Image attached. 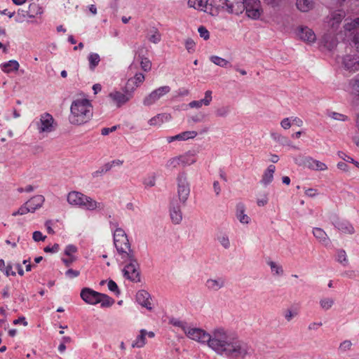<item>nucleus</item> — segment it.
<instances>
[{
  "instance_id": "nucleus-4",
  "label": "nucleus",
  "mask_w": 359,
  "mask_h": 359,
  "mask_svg": "<svg viewBox=\"0 0 359 359\" xmlns=\"http://www.w3.org/2000/svg\"><path fill=\"white\" fill-rule=\"evenodd\" d=\"M225 352L232 358L245 359L247 356L252 355L253 348L243 341L232 340Z\"/></svg>"
},
{
  "instance_id": "nucleus-35",
  "label": "nucleus",
  "mask_w": 359,
  "mask_h": 359,
  "mask_svg": "<svg viewBox=\"0 0 359 359\" xmlns=\"http://www.w3.org/2000/svg\"><path fill=\"white\" fill-rule=\"evenodd\" d=\"M297 8L302 12H307L313 7L312 0H297Z\"/></svg>"
},
{
  "instance_id": "nucleus-55",
  "label": "nucleus",
  "mask_w": 359,
  "mask_h": 359,
  "mask_svg": "<svg viewBox=\"0 0 359 359\" xmlns=\"http://www.w3.org/2000/svg\"><path fill=\"white\" fill-rule=\"evenodd\" d=\"M329 116L334 119V120H337V121H346L348 119V117L342 114H339V113H337V112H331L330 113Z\"/></svg>"
},
{
  "instance_id": "nucleus-15",
  "label": "nucleus",
  "mask_w": 359,
  "mask_h": 359,
  "mask_svg": "<svg viewBox=\"0 0 359 359\" xmlns=\"http://www.w3.org/2000/svg\"><path fill=\"white\" fill-rule=\"evenodd\" d=\"M151 295L150 294L144 290H141L137 292L136 294V300L137 302L143 307L151 311L152 309L151 304Z\"/></svg>"
},
{
  "instance_id": "nucleus-59",
  "label": "nucleus",
  "mask_w": 359,
  "mask_h": 359,
  "mask_svg": "<svg viewBox=\"0 0 359 359\" xmlns=\"http://www.w3.org/2000/svg\"><path fill=\"white\" fill-rule=\"evenodd\" d=\"M291 118H285L280 122V126L283 128L287 130L289 129L292 126Z\"/></svg>"
},
{
  "instance_id": "nucleus-19",
  "label": "nucleus",
  "mask_w": 359,
  "mask_h": 359,
  "mask_svg": "<svg viewBox=\"0 0 359 359\" xmlns=\"http://www.w3.org/2000/svg\"><path fill=\"white\" fill-rule=\"evenodd\" d=\"M197 135V133L196 131H185L175 136H170L167 137V141L170 143L173 141H184L189 139H193Z\"/></svg>"
},
{
  "instance_id": "nucleus-13",
  "label": "nucleus",
  "mask_w": 359,
  "mask_h": 359,
  "mask_svg": "<svg viewBox=\"0 0 359 359\" xmlns=\"http://www.w3.org/2000/svg\"><path fill=\"white\" fill-rule=\"evenodd\" d=\"M344 67L350 72L359 70V59L355 55H347L342 59Z\"/></svg>"
},
{
  "instance_id": "nucleus-45",
  "label": "nucleus",
  "mask_w": 359,
  "mask_h": 359,
  "mask_svg": "<svg viewBox=\"0 0 359 359\" xmlns=\"http://www.w3.org/2000/svg\"><path fill=\"white\" fill-rule=\"evenodd\" d=\"M109 170V165H107V163H105L104 165L101 166L97 170L93 172L92 176L94 178L102 177L104 174H105Z\"/></svg>"
},
{
  "instance_id": "nucleus-16",
  "label": "nucleus",
  "mask_w": 359,
  "mask_h": 359,
  "mask_svg": "<svg viewBox=\"0 0 359 359\" xmlns=\"http://www.w3.org/2000/svg\"><path fill=\"white\" fill-rule=\"evenodd\" d=\"M298 35L302 41L308 43H313L316 39L313 31L307 27H300L299 29Z\"/></svg>"
},
{
  "instance_id": "nucleus-64",
  "label": "nucleus",
  "mask_w": 359,
  "mask_h": 359,
  "mask_svg": "<svg viewBox=\"0 0 359 359\" xmlns=\"http://www.w3.org/2000/svg\"><path fill=\"white\" fill-rule=\"evenodd\" d=\"M296 315L297 313L287 309V311H285L284 316L286 320L290 322Z\"/></svg>"
},
{
  "instance_id": "nucleus-42",
  "label": "nucleus",
  "mask_w": 359,
  "mask_h": 359,
  "mask_svg": "<svg viewBox=\"0 0 359 359\" xmlns=\"http://www.w3.org/2000/svg\"><path fill=\"white\" fill-rule=\"evenodd\" d=\"M212 62L222 67H226L229 65V62L219 56L213 55L210 57Z\"/></svg>"
},
{
  "instance_id": "nucleus-24",
  "label": "nucleus",
  "mask_w": 359,
  "mask_h": 359,
  "mask_svg": "<svg viewBox=\"0 0 359 359\" xmlns=\"http://www.w3.org/2000/svg\"><path fill=\"white\" fill-rule=\"evenodd\" d=\"M276 170L274 165H269L267 169L264 171L260 182L264 186L269 185L273 180V173Z\"/></svg>"
},
{
  "instance_id": "nucleus-53",
  "label": "nucleus",
  "mask_w": 359,
  "mask_h": 359,
  "mask_svg": "<svg viewBox=\"0 0 359 359\" xmlns=\"http://www.w3.org/2000/svg\"><path fill=\"white\" fill-rule=\"evenodd\" d=\"M198 32L201 38L205 40H208L210 38V33L208 30L203 26H200L198 29Z\"/></svg>"
},
{
  "instance_id": "nucleus-22",
  "label": "nucleus",
  "mask_w": 359,
  "mask_h": 359,
  "mask_svg": "<svg viewBox=\"0 0 359 359\" xmlns=\"http://www.w3.org/2000/svg\"><path fill=\"white\" fill-rule=\"evenodd\" d=\"M170 215L172 222L174 224H178L181 222L182 219V214L180 207L177 204H174L173 203H171Z\"/></svg>"
},
{
  "instance_id": "nucleus-2",
  "label": "nucleus",
  "mask_w": 359,
  "mask_h": 359,
  "mask_svg": "<svg viewBox=\"0 0 359 359\" xmlns=\"http://www.w3.org/2000/svg\"><path fill=\"white\" fill-rule=\"evenodd\" d=\"M90 101L86 98L76 99L72 103L69 122L74 125L86 123L89 119Z\"/></svg>"
},
{
  "instance_id": "nucleus-56",
  "label": "nucleus",
  "mask_w": 359,
  "mask_h": 359,
  "mask_svg": "<svg viewBox=\"0 0 359 359\" xmlns=\"http://www.w3.org/2000/svg\"><path fill=\"white\" fill-rule=\"evenodd\" d=\"M156 183V178L154 175L150 176L147 178H145L143 181V184L146 187H152L155 185Z\"/></svg>"
},
{
  "instance_id": "nucleus-26",
  "label": "nucleus",
  "mask_w": 359,
  "mask_h": 359,
  "mask_svg": "<svg viewBox=\"0 0 359 359\" xmlns=\"http://www.w3.org/2000/svg\"><path fill=\"white\" fill-rule=\"evenodd\" d=\"M145 79L144 75L142 73L136 74L134 77L128 80L126 83V87L129 89H132L133 88V90L135 87H138L142 83L144 82Z\"/></svg>"
},
{
  "instance_id": "nucleus-7",
  "label": "nucleus",
  "mask_w": 359,
  "mask_h": 359,
  "mask_svg": "<svg viewBox=\"0 0 359 359\" xmlns=\"http://www.w3.org/2000/svg\"><path fill=\"white\" fill-rule=\"evenodd\" d=\"M177 194L180 201L184 205L190 194V185L185 172L179 173L177 177Z\"/></svg>"
},
{
  "instance_id": "nucleus-51",
  "label": "nucleus",
  "mask_w": 359,
  "mask_h": 359,
  "mask_svg": "<svg viewBox=\"0 0 359 359\" xmlns=\"http://www.w3.org/2000/svg\"><path fill=\"white\" fill-rule=\"evenodd\" d=\"M81 297L87 304H90V288H83L81 292Z\"/></svg>"
},
{
  "instance_id": "nucleus-37",
  "label": "nucleus",
  "mask_w": 359,
  "mask_h": 359,
  "mask_svg": "<svg viewBox=\"0 0 359 359\" xmlns=\"http://www.w3.org/2000/svg\"><path fill=\"white\" fill-rule=\"evenodd\" d=\"M231 110L229 105L219 107L215 110V116L219 118H225L230 114Z\"/></svg>"
},
{
  "instance_id": "nucleus-61",
  "label": "nucleus",
  "mask_w": 359,
  "mask_h": 359,
  "mask_svg": "<svg viewBox=\"0 0 359 359\" xmlns=\"http://www.w3.org/2000/svg\"><path fill=\"white\" fill-rule=\"evenodd\" d=\"M187 50L190 53L194 50L195 43L192 39H187L185 43Z\"/></svg>"
},
{
  "instance_id": "nucleus-20",
  "label": "nucleus",
  "mask_w": 359,
  "mask_h": 359,
  "mask_svg": "<svg viewBox=\"0 0 359 359\" xmlns=\"http://www.w3.org/2000/svg\"><path fill=\"white\" fill-rule=\"evenodd\" d=\"M334 226L344 233L353 234L355 232L352 224L346 220H337L334 222Z\"/></svg>"
},
{
  "instance_id": "nucleus-17",
  "label": "nucleus",
  "mask_w": 359,
  "mask_h": 359,
  "mask_svg": "<svg viewBox=\"0 0 359 359\" xmlns=\"http://www.w3.org/2000/svg\"><path fill=\"white\" fill-rule=\"evenodd\" d=\"M225 285V279L219 277L216 279L210 278L206 280L205 287L211 291H217Z\"/></svg>"
},
{
  "instance_id": "nucleus-60",
  "label": "nucleus",
  "mask_w": 359,
  "mask_h": 359,
  "mask_svg": "<svg viewBox=\"0 0 359 359\" xmlns=\"http://www.w3.org/2000/svg\"><path fill=\"white\" fill-rule=\"evenodd\" d=\"M76 259V257H62V261L65 264L67 267H69L72 265V264L75 262Z\"/></svg>"
},
{
  "instance_id": "nucleus-54",
  "label": "nucleus",
  "mask_w": 359,
  "mask_h": 359,
  "mask_svg": "<svg viewBox=\"0 0 359 359\" xmlns=\"http://www.w3.org/2000/svg\"><path fill=\"white\" fill-rule=\"evenodd\" d=\"M352 343L350 340H345L342 341L339 345V350L345 352L346 351H348L351 348Z\"/></svg>"
},
{
  "instance_id": "nucleus-1",
  "label": "nucleus",
  "mask_w": 359,
  "mask_h": 359,
  "mask_svg": "<svg viewBox=\"0 0 359 359\" xmlns=\"http://www.w3.org/2000/svg\"><path fill=\"white\" fill-rule=\"evenodd\" d=\"M114 244L125 266L123 276L135 283L140 282V264L131 248L127 234L123 229H117L113 234Z\"/></svg>"
},
{
  "instance_id": "nucleus-29",
  "label": "nucleus",
  "mask_w": 359,
  "mask_h": 359,
  "mask_svg": "<svg viewBox=\"0 0 359 359\" xmlns=\"http://www.w3.org/2000/svg\"><path fill=\"white\" fill-rule=\"evenodd\" d=\"M171 118V116L169 114H159L156 116L152 117L149 121V124L150 126H159L163 123L164 121H168Z\"/></svg>"
},
{
  "instance_id": "nucleus-21",
  "label": "nucleus",
  "mask_w": 359,
  "mask_h": 359,
  "mask_svg": "<svg viewBox=\"0 0 359 359\" xmlns=\"http://www.w3.org/2000/svg\"><path fill=\"white\" fill-rule=\"evenodd\" d=\"M44 201L45 198L42 195H36L28 200L26 203L30 209H33L32 212H34L42 206Z\"/></svg>"
},
{
  "instance_id": "nucleus-46",
  "label": "nucleus",
  "mask_w": 359,
  "mask_h": 359,
  "mask_svg": "<svg viewBox=\"0 0 359 359\" xmlns=\"http://www.w3.org/2000/svg\"><path fill=\"white\" fill-rule=\"evenodd\" d=\"M108 289L114 292L116 296L118 297L121 294V291L117 285V284L112 280H109L107 283Z\"/></svg>"
},
{
  "instance_id": "nucleus-10",
  "label": "nucleus",
  "mask_w": 359,
  "mask_h": 359,
  "mask_svg": "<svg viewBox=\"0 0 359 359\" xmlns=\"http://www.w3.org/2000/svg\"><path fill=\"white\" fill-rule=\"evenodd\" d=\"M115 303V300L106 294L91 290V305L100 304L101 308H109Z\"/></svg>"
},
{
  "instance_id": "nucleus-3",
  "label": "nucleus",
  "mask_w": 359,
  "mask_h": 359,
  "mask_svg": "<svg viewBox=\"0 0 359 359\" xmlns=\"http://www.w3.org/2000/svg\"><path fill=\"white\" fill-rule=\"evenodd\" d=\"M236 338L235 334L227 332L223 328H217L210 335L208 346L215 351H226L232 340Z\"/></svg>"
},
{
  "instance_id": "nucleus-34",
  "label": "nucleus",
  "mask_w": 359,
  "mask_h": 359,
  "mask_svg": "<svg viewBox=\"0 0 359 359\" xmlns=\"http://www.w3.org/2000/svg\"><path fill=\"white\" fill-rule=\"evenodd\" d=\"M345 17V12L342 10H338L331 14L330 22L334 27L339 24Z\"/></svg>"
},
{
  "instance_id": "nucleus-36",
  "label": "nucleus",
  "mask_w": 359,
  "mask_h": 359,
  "mask_svg": "<svg viewBox=\"0 0 359 359\" xmlns=\"http://www.w3.org/2000/svg\"><path fill=\"white\" fill-rule=\"evenodd\" d=\"M147 38L150 42L158 43L161 39V36L158 30L156 28L153 27L149 30Z\"/></svg>"
},
{
  "instance_id": "nucleus-52",
  "label": "nucleus",
  "mask_w": 359,
  "mask_h": 359,
  "mask_svg": "<svg viewBox=\"0 0 359 359\" xmlns=\"http://www.w3.org/2000/svg\"><path fill=\"white\" fill-rule=\"evenodd\" d=\"M179 158H181L180 165L183 166L191 165L195 162L194 158L190 159L187 156H180Z\"/></svg>"
},
{
  "instance_id": "nucleus-40",
  "label": "nucleus",
  "mask_w": 359,
  "mask_h": 359,
  "mask_svg": "<svg viewBox=\"0 0 359 359\" xmlns=\"http://www.w3.org/2000/svg\"><path fill=\"white\" fill-rule=\"evenodd\" d=\"M267 264L269 265L273 274L277 276H282L283 274V269L280 265L277 264L273 261H269Z\"/></svg>"
},
{
  "instance_id": "nucleus-48",
  "label": "nucleus",
  "mask_w": 359,
  "mask_h": 359,
  "mask_svg": "<svg viewBox=\"0 0 359 359\" xmlns=\"http://www.w3.org/2000/svg\"><path fill=\"white\" fill-rule=\"evenodd\" d=\"M338 156L345 161L353 163L356 167L359 168V162L355 161L353 158L348 156L343 151H339Z\"/></svg>"
},
{
  "instance_id": "nucleus-18",
  "label": "nucleus",
  "mask_w": 359,
  "mask_h": 359,
  "mask_svg": "<svg viewBox=\"0 0 359 359\" xmlns=\"http://www.w3.org/2000/svg\"><path fill=\"white\" fill-rule=\"evenodd\" d=\"M212 93L211 90H206L205 93V97L203 99H201L200 100L191 101V102H189V106L191 108H200L203 105H210L212 100Z\"/></svg>"
},
{
  "instance_id": "nucleus-63",
  "label": "nucleus",
  "mask_w": 359,
  "mask_h": 359,
  "mask_svg": "<svg viewBox=\"0 0 359 359\" xmlns=\"http://www.w3.org/2000/svg\"><path fill=\"white\" fill-rule=\"evenodd\" d=\"M351 41L356 50L359 52V32L353 36Z\"/></svg>"
},
{
  "instance_id": "nucleus-28",
  "label": "nucleus",
  "mask_w": 359,
  "mask_h": 359,
  "mask_svg": "<svg viewBox=\"0 0 359 359\" xmlns=\"http://www.w3.org/2000/svg\"><path fill=\"white\" fill-rule=\"evenodd\" d=\"M19 67L20 65L18 62L15 60H9L1 65V70L6 74H9L13 71H18Z\"/></svg>"
},
{
  "instance_id": "nucleus-12",
  "label": "nucleus",
  "mask_w": 359,
  "mask_h": 359,
  "mask_svg": "<svg viewBox=\"0 0 359 359\" xmlns=\"http://www.w3.org/2000/svg\"><path fill=\"white\" fill-rule=\"evenodd\" d=\"M189 339L196 341L199 343L208 344V340L210 339V334L206 332L204 330L201 328H191L189 327L185 334Z\"/></svg>"
},
{
  "instance_id": "nucleus-9",
  "label": "nucleus",
  "mask_w": 359,
  "mask_h": 359,
  "mask_svg": "<svg viewBox=\"0 0 359 359\" xmlns=\"http://www.w3.org/2000/svg\"><path fill=\"white\" fill-rule=\"evenodd\" d=\"M67 201L72 205L78 206L83 209H88L90 201L88 197L79 191H71L67 195Z\"/></svg>"
},
{
  "instance_id": "nucleus-41",
  "label": "nucleus",
  "mask_w": 359,
  "mask_h": 359,
  "mask_svg": "<svg viewBox=\"0 0 359 359\" xmlns=\"http://www.w3.org/2000/svg\"><path fill=\"white\" fill-rule=\"evenodd\" d=\"M337 261L344 266L348 265V261L345 250L341 249L337 251Z\"/></svg>"
},
{
  "instance_id": "nucleus-5",
  "label": "nucleus",
  "mask_w": 359,
  "mask_h": 359,
  "mask_svg": "<svg viewBox=\"0 0 359 359\" xmlns=\"http://www.w3.org/2000/svg\"><path fill=\"white\" fill-rule=\"evenodd\" d=\"M39 134H48L55 130L56 123L51 114L43 113L36 118L31 123Z\"/></svg>"
},
{
  "instance_id": "nucleus-32",
  "label": "nucleus",
  "mask_w": 359,
  "mask_h": 359,
  "mask_svg": "<svg viewBox=\"0 0 359 359\" xmlns=\"http://www.w3.org/2000/svg\"><path fill=\"white\" fill-rule=\"evenodd\" d=\"M147 332L145 330H141L140 334L136 339L132 343L133 348H142L146 344V336Z\"/></svg>"
},
{
  "instance_id": "nucleus-39",
  "label": "nucleus",
  "mask_w": 359,
  "mask_h": 359,
  "mask_svg": "<svg viewBox=\"0 0 359 359\" xmlns=\"http://www.w3.org/2000/svg\"><path fill=\"white\" fill-rule=\"evenodd\" d=\"M334 303V300L330 297L323 298L319 302L320 307L325 311H327L331 309Z\"/></svg>"
},
{
  "instance_id": "nucleus-11",
  "label": "nucleus",
  "mask_w": 359,
  "mask_h": 359,
  "mask_svg": "<svg viewBox=\"0 0 359 359\" xmlns=\"http://www.w3.org/2000/svg\"><path fill=\"white\" fill-rule=\"evenodd\" d=\"M170 91V88L168 86L159 87L158 88L153 90L149 95H147L143 100V104L145 106H150L154 104L156 101L161 99L163 96L166 95Z\"/></svg>"
},
{
  "instance_id": "nucleus-47",
  "label": "nucleus",
  "mask_w": 359,
  "mask_h": 359,
  "mask_svg": "<svg viewBox=\"0 0 359 359\" xmlns=\"http://www.w3.org/2000/svg\"><path fill=\"white\" fill-rule=\"evenodd\" d=\"M217 240L225 249H229L230 248V241L228 236L226 234H222L218 236Z\"/></svg>"
},
{
  "instance_id": "nucleus-62",
  "label": "nucleus",
  "mask_w": 359,
  "mask_h": 359,
  "mask_svg": "<svg viewBox=\"0 0 359 359\" xmlns=\"http://www.w3.org/2000/svg\"><path fill=\"white\" fill-rule=\"evenodd\" d=\"M65 275L67 277H68L69 278H74L77 277L79 275V271L69 269L66 271Z\"/></svg>"
},
{
  "instance_id": "nucleus-49",
  "label": "nucleus",
  "mask_w": 359,
  "mask_h": 359,
  "mask_svg": "<svg viewBox=\"0 0 359 359\" xmlns=\"http://www.w3.org/2000/svg\"><path fill=\"white\" fill-rule=\"evenodd\" d=\"M140 65L144 72H148L151 69V62L148 58L141 57Z\"/></svg>"
},
{
  "instance_id": "nucleus-25",
  "label": "nucleus",
  "mask_w": 359,
  "mask_h": 359,
  "mask_svg": "<svg viewBox=\"0 0 359 359\" xmlns=\"http://www.w3.org/2000/svg\"><path fill=\"white\" fill-rule=\"evenodd\" d=\"M313 234L320 243L325 245V246L330 244V241L323 229L317 227L313 228Z\"/></svg>"
},
{
  "instance_id": "nucleus-50",
  "label": "nucleus",
  "mask_w": 359,
  "mask_h": 359,
  "mask_svg": "<svg viewBox=\"0 0 359 359\" xmlns=\"http://www.w3.org/2000/svg\"><path fill=\"white\" fill-rule=\"evenodd\" d=\"M77 248L74 245H68L65 250V255L66 257H75L74 254L76 252Z\"/></svg>"
},
{
  "instance_id": "nucleus-43",
  "label": "nucleus",
  "mask_w": 359,
  "mask_h": 359,
  "mask_svg": "<svg viewBox=\"0 0 359 359\" xmlns=\"http://www.w3.org/2000/svg\"><path fill=\"white\" fill-rule=\"evenodd\" d=\"M180 161L181 158H179V156L171 158L166 162L165 167L168 169L176 168L180 165Z\"/></svg>"
},
{
  "instance_id": "nucleus-33",
  "label": "nucleus",
  "mask_w": 359,
  "mask_h": 359,
  "mask_svg": "<svg viewBox=\"0 0 359 359\" xmlns=\"http://www.w3.org/2000/svg\"><path fill=\"white\" fill-rule=\"evenodd\" d=\"M344 28L346 31L351 32L359 29V17L354 19L347 18L345 20Z\"/></svg>"
},
{
  "instance_id": "nucleus-57",
  "label": "nucleus",
  "mask_w": 359,
  "mask_h": 359,
  "mask_svg": "<svg viewBox=\"0 0 359 359\" xmlns=\"http://www.w3.org/2000/svg\"><path fill=\"white\" fill-rule=\"evenodd\" d=\"M32 238L34 241L39 242L43 241L46 239V236H43L41 231H36L33 233Z\"/></svg>"
},
{
  "instance_id": "nucleus-30",
  "label": "nucleus",
  "mask_w": 359,
  "mask_h": 359,
  "mask_svg": "<svg viewBox=\"0 0 359 359\" xmlns=\"http://www.w3.org/2000/svg\"><path fill=\"white\" fill-rule=\"evenodd\" d=\"M271 137L273 138V140L282 145H287L294 149H297V147L292 145V142L287 137L283 136L278 133L271 132Z\"/></svg>"
},
{
  "instance_id": "nucleus-14",
  "label": "nucleus",
  "mask_w": 359,
  "mask_h": 359,
  "mask_svg": "<svg viewBox=\"0 0 359 359\" xmlns=\"http://www.w3.org/2000/svg\"><path fill=\"white\" fill-rule=\"evenodd\" d=\"M302 163L299 162V163L305 164V166H307L310 169L320 171L326 170L327 169V166L324 163L316 160L312 157L302 158Z\"/></svg>"
},
{
  "instance_id": "nucleus-27",
  "label": "nucleus",
  "mask_w": 359,
  "mask_h": 359,
  "mask_svg": "<svg viewBox=\"0 0 359 359\" xmlns=\"http://www.w3.org/2000/svg\"><path fill=\"white\" fill-rule=\"evenodd\" d=\"M236 217L242 224H248L250 219L245 214V205L240 203L236 205Z\"/></svg>"
},
{
  "instance_id": "nucleus-6",
  "label": "nucleus",
  "mask_w": 359,
  "mask_h": 359,
  "mask_svg": "<svg viewBox=\"0 0 359 359\" xmlns=\"http://www.w3.org/2000/svg\"><path fill=\"white\" fill-rule=\"evenodd\" d=\"M133 96V88L132 89L128 88L126 86L123 91L114 90L109 94V97L112 102L117 107L126 104Z\"/></svg>"
},
{
  "instance_id": "nucleus-38",
  "label": "nucleus",
  "mask_w": 359,
  "mask_h": 359,
  "mask_svg": "<svg viewBox=\"0 0 359 359\" xmlns=\"http://www.w3.org/2000/svg\"><path fill=\"white\" fill-rule=\"evenodd\" d=\"M169 323L172 325L173 326L180 327L185 334L189 327L187 326V323L186 322L182 321L175 318H170L169 320Z\"/></svg>"
},
{
  "instance_id": "nucleus-58",
  "label": "nucleus",
  "mask_w": 359,
  "mask_h": 359,
  "mask_svg": "<svg viewBox=\"0 0 359 359\" xmlns=\"http://www.w3.org/2000/svg\"><path fill=\"white\" fill-rule=\"evenodd\" d=\"M100 61V58L97 53H91V69H94Z\"/></svg>"
},
{
  "instance_id": "nucleus-23",
  "label": "nucleus",
  "mask_w": 359,
  "mask_h": 359,
  "mask_svg": "<svg viewBox=\"0 0 359 359\" xmlns=\"http://www.w3.org/2000/svg\"><path fill=\"white\" fill-rule=\"evenodd\" d=\"M43 12V8L36 2L29 4L27 10H26V15L29 18H34L38 15L42 14Z\"/></svg>"
},
{
  "instance_id": "nucleus-31",
  "label": "nucleus",
  "mask_w": 359,
  "mask_h": 359,
  "mask_svg": "<svg viewBox=\"0 0 359 359\" xmlns=\"http://www.w3.org/2000/svg\"><path fill=\"white\" fill-rule=\"evenodd\" d=\"M209 0H189L188 5L189 7L197 10L205 11L208 5Z\"/></svg>"
},
{
  "instance_id": "nucleus-44",
  "label": "nucleus",
  "mask_w": 359,
  "mask_h": 359,
  "mask_svg": "<svg viewBox=\"0 0 359 359\" xmlns=\"http://www.w3.org/2000/svg\"><path fill=\"white\" fill-rule=\"evenodd\" d=\"M33 209H30L26 203L22 205L17 211L12 213L13 216L23 215L28 212H32Z\"/></svg>"
},
{
  "instance_id": "nucleus-8",
  "label": "nucleus",
  "mask_w": 359,
  "mask_h": 359,
  "mask_svg": "<svg viewBox=\"0 0 359 359\" xmlns=\"http://www.w3.org/2000/svg\"><path fill=\"white\" fill-rule=\"evenodd\" d=\"M243 11H245V13L248 18L257 20L258 19L262 13L261 4L259 0H243Z\"/></svg>"
}]
</instances>
